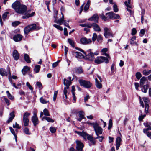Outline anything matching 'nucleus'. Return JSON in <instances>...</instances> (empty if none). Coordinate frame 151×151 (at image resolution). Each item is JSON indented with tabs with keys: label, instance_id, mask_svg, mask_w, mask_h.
Masks as SVG:
<instances>
[{
	"label": "nucleus",
	"instance_id": "obj_1",
	"mask_svg": "<svg viewBox=\"0 0 151 151\" xmlns=\"http://www.w3.org/2000/svg\"><path fill=\"white\" fill-rule=\"evenodd\" d=\"M76 132L78 135L82 137L84 139H87L90 142L89 145L90 146L94 145L96 144V141L95 138H93L91 136L85 132L76 131Z\"/></svg>",
	"mask_w": 151,
	"mask_h": 151
},
{
	"label": "nucleus",
	"instance_id": "obj_2",
	"mask_svg": "<svg viewBox=\"0 0 151 151\" xmlns=\"http://www.w3.org/2000/svg\"><path fill=\"white\" fill-rule=\"evenodd\" d=\"M39 29V26L35 24H33L25 27L24 29V32L25 34L27 35L30 31L34 30H38Z\"/></svg>",
	"mask_w": 151,
	"mask_h": 151
},
{
	"label": "nucleus",
	"instance_id": "obj_3",
	"mask_svg": "<svg viewBox=\"0 0 151 151\" xmlns=\"http://www.w3.org/2000/svg\"><path fill=\"white\" fill-rule=\"evenodd\" d=\"M80 85L86 88H90L92 84L90 81L82 79H80L78 81Z\"/></svg>",
	"mask_w": 151,
	"mask_h": 151
},
{
	"label": "nucleus",
	"instance_id": "obj_4",
	"mask_svg": "<svg viewBox=\"0 0 151 151\" xmlns=\"http://www.w3.org/2000/svg\"><path fill=\"white\" fill-rule=\"evenodd\" d=\"M95 62L97 64H99L103 62L107 63L109 62V60L108 59L105 57L98 56L95 58Z\"/></svg>",
	"mask_w": 151,
	"mask_h": 151
},
{
	"label": "nucleus",
	"instance_id": "obj_5",
	"mask_svg": "<svg viewBox=\"0 0 151 151\" xmlns=\"http://www.w3.org/2000/svg\"><path fill=\"white\" fill-rule=\"evenodd\" d=\"M98 53L97 52L93 53L92 52H90L89 53L86 52L85 54V58L86 59L90 61H93L94 59L95 55H97Z\"/></svg>",
	"mask_w": 151,
	"mask_h": 151
},
{
	"label": "nucleus",
	"instance_id": "obj_6",
	"mask_svg": "<svg viewBox=\"0 0 151 151\" xmlns=\"http://www.w3.org/2000/svg\"><path fill=\"white\" fill-rule=\"evenodd\" d=\"M104 35L106 38H108L110 36L113 37L110 29L106 27H105L104 29Z\"/></svg>",
	"mask_w": 151,
	"mask_h": 151
},
{
	"label": "nucleus",
	"instance_id": "obj_7",
	"mask_svg": "<svg viewBox=\"0 0 151 151\" xmlns=\"http://www.w3.org/2000/svg\"><path fill=\"white\" fill-rule=\"evenodd\" d=\"M76 149L78 151H83V148L84 147V144L80 141L77 140L76 141Z\"/></svg>",
	"mask_w": 151,
	"mask_h": 151
},
{
	"label": "nucleus",
	"instance_id": "obj_8",
	"mask_svg": "<svg viewBox=\"0 0 151 151\" xmlns=\"http://www.w3.org/2000/svg\"><path fill=\"white\" fill-rule=\"evenodd\" d=\"M106 16L109 15V18L112 19H117L120 18L119 15L116 14L113 12H110L106 13Z\"/></svg>",
	"mask_w": 151,
	"mask_h": 151
},
{
	"label": "nucleus",
	"instance_id": "obj_9",
	"mask_svg": "<svg viewBox=\"0 0 151 151\" xmlns=\"http://www.w3.org/2000/svg\"><path fill=\"white\" fill-rule=\"evenodd\" d=\"M21 4L20 1H17L14 2L12 5V7L15 11L17 13L18 10V8L20 7Z\"/></svg>",
	"mask_w": 151,
	"mask_h": 151
},
{
	"label": "nucleus",
	"instance_id": "obj_10",
	"mask_svg": "<svg viewBox=\"0 0 151 151\" xmlns=\"http://www.w3.org/2000/svg\"><path fill=\"white\" fill-rule=\"evenodd\" d=\"M27 10V6L23 4H21L18 8V10L17 13L19 14H23L25 13Z\"/></svg>",
	"mask_w": 151,
	"mask_h": 151
},
{
	"label": "nucleus",
	"instance_id": "obj_11",
	"mask_svg": "<svg viewBox=\"0 0 151 151\" xmlns=\"http://www.w3.org/2000/svg\"><path fill=\"white\" fill-rule=\"evenodd\" d=\"M94 126V129L95 132L96 134L98 136L99 134H101L102 132V129L101 127L99 126V124H97Z\"/></svg>",
	"mask_w": 151,
	"mask_h": 151
},
{
	"label": "nucleus",
	"instance_id": "obj_12",
	"mask_svg": "<svg viewBox=\"0 0 151 151\" xmlns=\"http://www.w3.org/2000/svg\"><path fill=\"white\" fill-rule=\"evenodd\" d=\"M47 109L45 108L43 112H41L40 113V117L42 118V120L43 121L44 120H47Z\"/></svg>",
	"mask_w": 151,
	"mask_h": 151
},
{
	"label": "nucleus",
	"instance_id": "obj_13",
	"mask_svg": "<svg viewBox=\"0 0 151 151\" xmlns=\"http://www.w3.org/2000/svg\"><path fill=\"white\" fill-rule=\"evenodd\" d=\"M80 42L83 45H86L90 44L92 42L91 39L84 37L80 39Z\"/></svg>",
	"mask_w": 151,
	"mask_h": 151
},
{
	"label": "nucleus",
	"instance_id": "obj_14",
	"mask_svg": "<svg viewBox=\"0 0 151 151\" xmlns=\"http://www.w3.org/2000/svg\"><path fill=\"white\" fill-rule=\"evenodd\" d=\"M84 112L82 111L78 112V118L77 119V120L79 122L81 121L82 119L84 118Z\"/></svg>",
	"mask_w": 151,
	"mask_h": 151
},
{
	"label": "nucleus",
	"instance_id": "obj_15",
	"mask_svg": "<svg viewBox=\"0 0 151 151\" xmlns=\"http://www.w3.org/2000/svg\"><path fill=\"white\" fill-rule=\"evenodd\" d=\"M32 120L34 126H36L39 123V120L36 114L34 113L32 117Z\"/></svg>",
	"mask_w": 151,
	"mask_h": 151
},
{
	"label": "nucleus",
	"instance_id": "obj_16",
	"mask_svg": "<svg viewBox=\"0 0 151 151\" xmlns=\"http://www.w3.org/2000/svg\"><path fill=\"white\" fill-rule=\"evenodd\" d=\"M23 37L20 34H17L15 35L13 37V40L16 42L21 41Z\"/></svg>",
	"mask_w": 151,
	"mask_h": 151
},
{
	"label": "nucleus",
	"instance_id": "obj_17",
	"mask_svg": "<svg viewBox=\"0 0 151 151\" xmlns=\"http://www.w3.org/2000/svg\"><path fill=\"white\" fill-rule=\"evenodd\" d=\"M99 17L97 14H94L91 17L88 19V20L93 21L96 23H98Z\"/></svg>",
	"mask_w": 151,
	"mask_h": 151
},
{
	"label": "nucleus",
	"instance_id": "obj_18",
	"mask_svg": "<svg viewBox=\"0 0 151 151\" xmlns=\"http://www.w3.org/2000/svg\"><path fill=\"white\" fill-rule=\"evenodd\" d=\"M13 56L15 60H18L19 57V55L17 51L16 50H14L13 52Z\"/></svg>",
	"mask_w": 151,
	"mask_h": 151
},
{
	"label": "nucleus",
	"instance_id": "obj_19",
	"mask_svg": "<svg viewBox=\"0 0 151 151\" xmlns=\"http://www.w3.org/2000/svg\"><path fill=\"white\" fill-rule=\"evenodd\" d=\"M61 14H62V17L60 18L59 19L57 20L56 19L55 20V22L58 24L60 25H61L63 24V22L65 21H64V15L63 14L62 12H61Z\"/></svg>",
	"mask_w": 151,
	"mask_h": 151
},
{
	"label": "nucleus",
	"instance_id": "obj_20",
	"mask_svg": "<svg viewBox=\"0 0 151 151\" xmlns=\"http://www.w3.org/2000/svg\"><path fill=\"white\" fill-rule=\"evenodd\" d=\"M92 27L94 31L96 32H100L101 31V29L99 26L96 23H92Z\"/></svg>",
	"mask_w": 151,
	"mask_h": 151
},
{
	"label": "nucleus",
	"instance_id": "obj_21",
	"mask_svg": "<svg viewBox=\"0 0 151 151\" xmlns=\"http://www.w3.org/2000/svg\"><path fill=\"white\" fill-rule=\"evenodd\" d=\"M73 54L77 58L81 59L83 58L84 57V56L80 52H73Z\"/></svg>",
	"mask_w": 151,
	"mask_h": 151
},
{
	"label": "nucleus",
	"instance_id": "obj_22",
	"mask_svg": "<svg viewBox=\"0 0 151 151\" xmlns=\"http://www.w3.org/2000/svg\"><path fill=\"white\" fill-rule=\"evenodd\" d=\"M9 118L7 121V122L9 123L11 122L15 117L14 112H11L9 115Z\"/></svg>",
	"mask_w": 151,
	"mask_h": 151
},
{
	"label": "nucleus",
	"instance_id": "obj_23",
	"mask_svg": "<svg viewBox=\"0 0 151 151\" xmlns=\"http://www.w3.org/2000/svg\"><path fill=\"white\" fill-rule=\"evenodd\" d=\"M30 68L28 66H24L22 70V72L24 75H25L30 70Z\"/></svg>",
	"mask_w": 151,
	"mask_h": 151
},
{
	"label": "nucleus",
	"instance_id": "obj_24",
	"mask_svg": "<svg viewBox=\"0 0 151 151\" xmlns=\"http://www.w3.org/2000/svg\"><path fill=\"white\" fill-rule=\"evenodd\" d=\"M142 87V91L145 93L147 92L148 88L149 87V85L148 84H147L146 85H143Z\"/></svg>",
	"mask_w": 151,
	"mask_h": 151
},
{
	"label": "nucleus",
	"instance_id": "obj_25",
	"mask_svg": "<svg viewBox=\"0 0 151 151\" xmlns=\"http://www.w3.org/2000/svg\"><path fill=\"white\" fill-rule=\"evenodd\" d=\"M64 84L66 86L67 89H68L70 86L71 85V82L70 81L66 80L65 79H64Z\"/></svg>",
	"mask_w": 151,
	"mask_h": 151
},
{
	"label": "nucleus",
	"instance_id": "obj_26",
	"mask_svg": "<svg viewBox=\"0 0 151 151\" xmlns=\"http://www.w3.org/2000/svg\"><path fill=\"white\" fill-rule=\"evenodd\" d=\"M35 14V12H32V13L29 14V13H25L24 15L23 16L22 18L23 19L28 18L34 16Z\"/></svg>",
	"mask_w": 151,
	"mask_h": 151
},
{
	"label": "nucleus",
	"instance_id": "obj_27",
	"mask_svg": "<svg viewBox=\"0 0 151 151\" xmlns=\"http://www.w3.org/2000/svg\"><path fill=\"white\" fill-rule=\"evenodd\" d=\"M0 74L2 76H6L8 75L6 70L3 68L0 69Z\"/></svg>",
	"mask_w": 151,
	"mask_h": 151
},
{
	"label": "nucleus",
	"instance_id": "obj_28",
	"mask_svg": "<svg viewBox=\"0 0 151 151\" xmlns=\"http://www.w3.org/2000/svg\"><path fill=\"white\" fill-rule=\"evenodd\" d=\"M73 71L74 73H80L82 72L83 70L81 68H75L73 69Z\"/></svg>",
	"mask_w": 151,
	"mask_h": 151
},
{
	"label": "nucleus",
	"instance_id": "obj_29",
	"mask_svg": "<svg viewBox=\"0 0 151 151\" xmlns=\"http://www.w3.org/2000/svg\"><path fill=\"white\" fill-rule=\"evenodd\" d=\"M96 86L99 89L101 88H102V85L101 83L99 82L97 78L95 79Z\"/></svg>",
	"mask_w": 151,
	"mask_h": 151
},
{
	"label": "nucleus",
	"instance_id": "obj_30",
	"mask_svg": "<svg viewBox=\"0 0 151 151\" xmlns=\"http://www.w3.org/2000/svg\"><path fill=\"white\" fill-rule=\"evenodd\" d=\"M24 59L28 63H30L31 61L30 60L29 57L28 55L27 54H25L24 55Z\"/></svg>",
	"mask_w": 151,
	"mask_h": 151
},
{
	"label": "nucleus",
	"instance_id": "obj_31",
	"mask_svg": "<svg viewBox=\"0 0 151 151\" xmlns=\"http://www.w3.org/2000/svg\"><path fill=\"white\" fill-rule=\"evenodd\" d=\"M146 81V78L145 77H142L140 80V85L141 86H143Z\"/></svg>",
	"mask_w": 151,
	"mask_h": 151
},
{
	"label": "nucleus",
	"instance_id": "obj_32",
	"mask_svg": "<svg viewBox=\"0 0 151 151\" xmlns=\"http://www.w3.org/2000/svg\"><path fill=\"white\" fill-rule=\"evenodd\" d=\"M151 73V70L145 69L143 71V74L145 76L148 75Z\"/></svg>",
	"mask_w": 151,
	"mask_h": 151
},
{
	"label": "nucleus",
	"instance_id": "obj_33",
	"mask_svg": "<svg viewBox=\"0 0 151 151\" xmlns=\"http://www.w3.org/2000/svg\"><path fill=\"white\" fill-rule=\"evenodd\" d=\"M40 68V65H36L35 67L34 70L36 73H37L39 72Z\"/></svg>",
	"mask_w": 151,
	"mask_h": 151
},
{
	"label": "nucleus",
	"instance_id": "obj_34",
	"mask_svg": "<svg viewBox=\"0 0 151 151\" xmlns=\"http://www.w3.org/2000/svg\"><path fill=\"white\" fill-rule=\"evenodd\" d=\"M136 38V37L135 36L133 37L130 40V44L132 45H137V43L136 42H134V40H135Z\"/></svg>",
	"mask_w": 151,
	"mask_h": 151
},
{
	"label": "nucleus",
	"instance_id": "obj_35",
	"mask_svg": "<svg viewBox=\"0 0 151 151\" xmlns=\"http://www.w3.org/2000/svg\"><path fill=\"white\" fill-rule=\"evenodd\" d=\"M145 103V112L146 113H148V110L149 108V104L147 103V102L144 101Z\"/></svg>",
	"mask_w": 151,
	"mask_h": 151
},
{
	"label": "nucleus",
	"instance_id": "obj_36",
	"mask_svg": "<svg viewBox=\"0 0 151 151\" xmlns=\"http://www.w3.org/2000/svg\"><path fill=\"white\" fill-rule=\"evenodd\" d=\"M127 1H126L124 2V4L127 7H129V8H132V6L130 4L131 0H128Z\"/></svg>",
	"mask_w": 151,
	"mask_h": 151
},
{
	"label": "nucleus",
	"instance_id": "obj_37",
	"mask_svg": "<svg viewBox=\"0 0 151 151\" xmlns=\"http://www.w3.org/2000/svg\"><path fill=\"white\" fill-rule=\"evenodd\" d=\"M9 129H10V130L11 132L14 135V137L16 141H17V136L15 133V131H14V130L11 127H9Z\"/></svg>",
	"mask_w": 151,
	"mask_h": 151
},
{
	"label": "nucleus",
	"instance_id": "obj_38",
	"mask_svg": "<svg viewBox=\"0 0 151 151\" xmlns=\"http://www.w3.org/2000/svg\"><path fill=\"white\" fill-rule=\"evenodd\" d=\"M68 41L69 43L72 47H75L74 42L71 39L68 38Z\"/></svg>",
	"mask_w": 151,
	"mask_h": 151
},
{
	"label": "nucleus",
	"instance_id": "obj_39",
	"mask_svg": "<svg viewBox=\"0 0 151 151\" xmlns=\"http://www.w3.org/2000/svg\"><path fill=\"white\" fill-rule=\"evenodd\" d=\"M30 115V114L29 113L26 112H25L24 115L23 119H28V117Z\"/></svg>",
	"mask_w": 151,
	"mask_h": 151
},
{
	"label": "nucleus",
	"instance_id": "obj_40",
	"mask_svg": "<svg viewBox=\"0 0 151 151\" xmlns=\"http://www.w3.org/2000/svg\"><path fill=\"white\" fill-rule=\"evenodd\" d=\"M103 40V38L101 35H100L98 36L97 40L100 43H101Z\"/></svg>",
	"mask_w": 151,
	"mask_h": 151
},
{
	"label": "nucleus",
	"instance_id": "obj_41",
	"mask_svg": "<svg viewBox=\"0 0 151 151\" xmlns=\"http://www.w3.org/2000/svg\"><path fill=\"white\" fill-rule=\"evenodd\" d=\"M107 15V17H106L103 14H102L100 15V17L102 19L104 20V21H106L108 20V18H109V15Z\"/></svg>",
	"mask_w": 151,
	"mask_h": 151
},
{
	"label": "nucleus",
	"instance_id": "obj_42",
	"mask_svg": "<svg viewBox=\"0 0 151 151\" xmlns=\"http://www.w3.org/2000/svg\"><path fill=\"white\" fill-rule=\"evenodd\" d=\"M23 121L25 126H28L29 125V120L28 119H23Z\"/></svg>",
	"mask_w": 151,
	"mask_h": 151
},
{
	"label": "nucleus",
	"instance_id": "obj_43",
	"mask_svg": "<svg viewBox=\"0 0 151 151\" xmlns=\"http://www.w3.org/2000/svg\"><path fill=\"white\" fill-rule=\"evenodd\" d=\"M98 36L96 33H93L92 37V40L94 42L97 39Z\"/></svg>",
	"mask_w": 151,
	"mask_h": 151
},
{
	"label": "nucleus",
	"instance_id": "obj_44",
	"mask_svg": "<svg viewBox=\"0 0 151 151\" xmlns=\"http://www.w3.org/2000/svg\"><path fill=\"white\" fill-rule=\"evenodd\" d=\"M24 132L26 134L29 135L31 134V133L29 132L28 128L27 127L24 128Z\"/></svg>",
	"mask_w": 151,
	"mask_h": 151
},
{
	"label": "nucleus",
	"instance_id": "obj_45",
	"mask_svg": "<svg viewBox=\"0 0 151 151\" xmlns=\"http://www.w3.org/2000/svg\"><path fill=\"white\" fill-rule=\"evenodd\" d=\"M112 121L111 119H110L109 120L108 124V129L110 130L112 126Z\"/></svg>",
	"mask_w": 151,
	"mask_h": 151
},
{
	"label": "nucleus",
	"instance_id": "obj_46",
	"mask_svg": "<svg viewBox=\"0 0 151 151\" xmlns=\"http://www.w3.org/2000/svg\"><path fill=\"white\" fill-rule=\"evenodd\" d=\"M36 85L38 87L39 90H41L42 88V85L40 82H36Z\"/></svg>",
	"mask_w": 151,
	"mask_h": 151
},
{
	"label": "nucleus",
	"instance_id": "obj_47",
	"mask_svg": "<svg viewBox=\"0 0 151 151\" xmlns=\"http://www.w3.org/2000/svg\"><path fill=\"white\" fill-rule=\"evenodd\" d=\"M136 76L137 78L139 80L142 77V75L140 72H137L136 73Z\"/></svg>",
	"mask_w": 151,
	"mask_h": 151
},
{
	"label": "nucleus",
	"instance_id": "obj_48",
	"mask_svg": "<svg viewBox=\"0 0 151 151\" xmlns=\"http://www.w3.org/2000/svg\"><path fill=\"white\" fill-rule=\"evenodd\" d=\"M6 93L7 94V97L9 99L11 100H12L13 99V97L12 96L8 91H6Z\"/></svg>",
	"mask_w": 151,
	"mask_h": 151
},
{
	"label": "nucleus",
	"instance_id": "obj_49",
	"mask_svg": "<svg viewBox=\"0 0 151 151\" xmlns=\"http://www.w3.org/2000/svg\"><path fill=\"white\" fill-rule=\"evenodd\" d=\"M40 101L41 103L42 104H46L47 103L46 99H44L43 97H41L40 99Z\"/></svg>",
	"mask_w": 151,
	"mask_h": 151
},
{
	"label": "nucleus",
	"instance_id": "obj_50",
	"mask_svg": "<svg viewBox=\"0 0 151 151\" xmlns=\"http://www.w3.org/2000/svg\"><path fill=\"white\" fill-rule=\"evenodd\" d=\"M49 130L50 132L52 133H55L56 131V129L55 127H51L49 128Z\"/></svg>",
	"mask_w": 151,
	"mask_h": 151
},
{
	"label": "nucleus",
	"instance_id": "obj_51",
	"mask_svg": "<svg viewBox=\"0 0 151 151\" xmlns=\"http://www.w3.org/2000/svg\"><path fill=\"white\" fill-rule=\"evenodd\" d=\"M8 79L10 81V83H11V84H12L13 83V81L12 79L11 78V75L10 71H9V75L8 76Z\"/></svg>",
	"mask_w": 151,
	"mask_h": 151
},
{
	"label": "nucleus",
	"instance_id": "obj_52",
	"mask_svg": "<svg viewBox=\"0 0 151 151\" xmlns=\"http://www.w3.org/2000/svg\"><path fill=\"white\" fill-rule=\"evenodd\" d=\"M53 26L55 28H56L60 31H62L63 30L62 27L59 25L56 24H54L53 25Z\"/></svg>",
	"mask_w": 151,
	"mask_h": 151
},
{
	"label": "nucleus",
	"instance_id": "obj_53",
	"mask_svg": "<svg viewBox=\"0 0 151 151\" xmlns=\"http://www.w3.org/2000/svg\"><path fill=\"white\" fill-rule=\"evenodd\" d=\"M122 141L120 137H117L116 139V144H120Z\"/></svg>",
	"mask_w": 151,
	"mask_h": 151
},
{
	"label": "nucleus",
	"instance_id": "obj_54",
	"mask_svg": "<svg viewBox=\"0 0 151 151\" xmlns=\"http://www.w3.org/2000/svg\"><path fill=\"white\" fill-rule=\"evenodd\" d=\"M20 24V22L19 21H15L12 23V25L13 26H17Z\"/></svg>",
	"mask_w": 151,
	"mask_h": 151
},
{
	"label": "nucleus",
	"instance_id": "obj_55",
	"mask_svg": "<svg viewBox=\"0 0 151 151\" xmlns=\"http://www.w3.org/2000/svg\"><path fill=\"white\" fill-rule=\"evenodd\" d=\"M137 31L135 28H133L132 30L131 34L132 35H134L137 33Z\"/></svg>",
	"mask_w": 151,
	"mask_h": 151
},
{
	"label": "nucleus",
	"instance_id": "obj_56",
	"mask_svg": "<svg viewBox=\"0 0 151 151\" xmlns=\"http://www.w3.org/2000/svg\"><path fill=\"white\" fill-rule=\"evenodd\" d=\"M9 13V12H6L4 13L2 15V18L3 19L5 20V19L6 18L7 16V14Z\"/></svg>",
	"mask_w": 151,
	"mask_h": 151
},
{
	"label": "nucleus",
	"instance_id": "obj_57",
	"mask_svg": "<svg viewBox=\"0 0 151 151\" xmlns=\"http://www.w3.org/2000/svg\"><path fill=\"white\" fill-rule=\"evenodd\" d=\"M67 89L66 88V87H65L64 91H63V92L64 95L65 96V99H67Z\"/></svg>",
	"mask_w": 151,
	"mask_h": 151
},
{
	"label": "nucleus",
	"instance_id": "obj_58",
	"mask_svg": "<svg viewBox=\"0 0 151 151\" xmlns=\"http://www.w3.org/2000/svg\"><path fill=\"white\" fill-rule=\"evenodd\" d=\"M58 94V91H55L54 93V96L53 97V100L55 101L56 100L57 96Z\"/></svg>",
	"mask_w": 151,
	"mask_h": 151
},
{
	"label": "nucleus",
	"instance_id": "obj_59",
	"mask_svg": "<svg viewBox=\"0 0 151 151\" xmlns=\"http://www.w3.org/2000/svg\"><path fill=\"white\" fill-rule=\"evenodd\" d=\"M145 30L144 29H142L140 30V36L141 37H142L145 33Z\"/></svg>",
	"mask_w": 151,
	"mask_h": 151
},
{
	"label": "nucleus",
	"instance_id": "obj_60",
	"mask_svg": "<svg viewBox=\"0 0 151 151\" xmlns=\"http://www.w3.org/2000/svg\"><path fill=\"white\" fill-rule=\"evenodd\" d=\"M26 85L32 91L33 88L32 86L30 85V83L28 82H27L26 83Z\"/></svg>",
	"mask_w": 151,
	"mask_h": 151
},
{
	"label": "nucleus",
	"instance_id": "obj_61",
	"mask_svg": "<svg viewBox=\"0 0 151 151\" xmlns=\"http://www.w3.org/2000/svg\"><path fill=\"white\" fill-rule=\"evenodd\" d=\"M98 136V137L95 138V139H98L100 142H101L104 138V137L102 136Z\"/></svg>",
	"mask_w": 151,
	"mask_h": 151
},
{
	"label": "nucleus",
	"instance_id": "obj_62",
	"mask_svg": "<svg viewBox=\"0 0 151 151\" xmlns=\"http://www.w3.org/2000/svg\"><path fill=\"white\" fill-rule=\"evenodd\" d=\"M113 8L114 12H118V10L117 8V6L116 5L114 4V5Z\"/></svg>",
	"mask_w": 151,
	"mask_h": 151
},
{
	"label": "nucleus",
	"instance_id": "obj_63",
	"mask_svg": "<svg viewBox=\"0 0 151 151\" xmlns=\"http://www.w3.org/2000/svg\"><path fill=\"white\" fill-rule=\"evenodd\" d=\"M72 93L73 100L74 101V102H75L76 101V98L75 96V93L74 92L72 91Z\"/></svg>",
	"mask_w": 151,
	"mask_h": 151
},
{
	"label": "nucleus",
	"instance_id": "obj_64",
	"mask_svg": "<svg viewBox=\"0 0 151 151\" xmlns=\"http://www.w3.org/2000/svg\"><path fill=\"white\" fill-rule=\"evenodd\" d=\"M4 99L5 102L7 104V105L8 106L10 104L9 100L5 97H4Z\"/></svg>",
	"mask_w": 151,
	"mask_h": 151
}]
</instances>
